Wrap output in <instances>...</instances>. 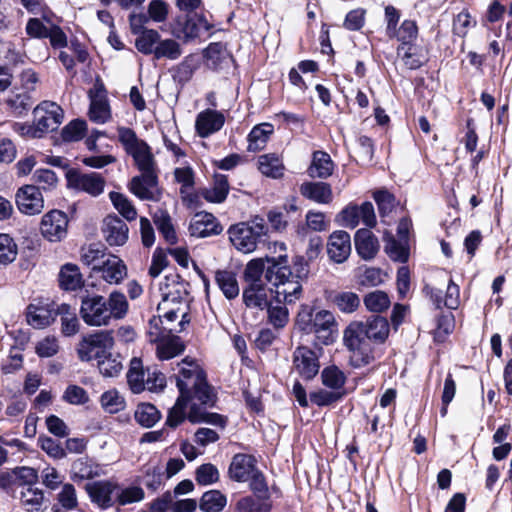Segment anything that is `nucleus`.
Returning a JSON list of instances; mask_svg holds the SVG:
<instances>
[{
	"label": "nucleus",
	"instance_id": "1",
	"mask_svg": "<svg viewBox=\"0 0 512 512\" xmlns=\"http://www.w3.org/2000/svg\"><path fill=\"white\" fill-rule=\"evenodd\" d=\"M178 366L176 384L180 395L169 410L166 424L177 427L187 417L192 423L207 422L223 428L226 419L222 415L205 411L206 407L214 404L215 396L203 370L195 361L188 358L183 359Z\"/></svg>",
	"mask_w": 512,
	"mask_h": 512
},
{
	"label": "nucleus",
	"instance_id": "2",
	"mask_svg": "<svg viewBox=\"0 0 512 512\" xmlns=\"http://www.w3.org/2000/svg\"><path fill=\"white\" fill-rule=\"evenodd\" d=\"M129 311V303L124 293L115 290L108 298L99 294L81 296L80 317L91 327L108 326L113 320H122Z\"/></svg>",
	"mask_w": 512,
	"mask_h": 512
},
{
	"label": "nucleus",
	"instance_id": "3",
	"mask_svg": "<svg viewBox=\"0 0 512 512\" xmlns=\"http://www.w3.org/2000/svg\"><path fill=\"white\" fill-rule=\"evenodd\" d=\"M267 261L265 279L272 286L275 301L296 303L302 297L303 287L299 275L293 274L288 266L287 255L267 258Z\"/></svg>",
	"mask_w": 512,
	"mask_h": 512
},
{
	"label": "nucleus",
	"instance_id": "4",
	"mask_svg": "<svg viewBox=\"0 0 512 512\" xmlns=\"http://www.w3.org/2000/svg\"><path fill=\"white\" fill-rule=\"evenodd\" d=\"M64 119L63 109L55 102L42 101L33 110V122H14L12 130L24 139H40L55 131Z\"/></svg>",
	"mask_w": 512,
	"mask_h": 512
},
{
	"label": "nucleus",
	"instance_id": "5",
	"mask_svg": "<svg viewBox=\"0 0 512 512\" xmlns=\"http://www.w3.org/2000/svg\"><path fill=\"white\" fill-rule=\"evenodd\" d=\"M296 323L301 331L314 334L320 344L330 345L337 338L338 324L332 312H314L308 305L301 306Z\"/></svg>",
	"mask_w": 512,
	"mask_h": 512
},
{
	"label": "nucleus",
	"instance_id": "6",
	"mask_svg": "<svg viewBox=\"0 0 512 512\" xmlns=\"http://www.w3.org/2000/svg\"><path fill=\"white\" fill-rule=\"evenodd\" d=\"M364 333L352 323L343 331V345L354 368L367 366L376 359L377 346Z\"/></svg>",
	"mask_w": 512,
	"mask_h": 512
},
{
	"label": "nucleus",
	"instance_id": "7",
	"mask_svg": "<svg viewBox=\"0 0 512 512\" xmlns=\"http://www.w3.org/2000/svg\"><path fill=\"white\" fill-rule=\"evenodd\" d=\"M269 228L261 217H255L249 222L231 225L227 231L233 247L239 252L248 254L257 249L259 240L268 234Z\"/></svg>",
	"mask_w": 512,
	"mask_h": 512
},
{
	"label": "nucleus",
	"instance_id": "8",
	"mask_svg": "<svg viewBox=\"0 0 512 512\" xmlns=\"http://www.w3.org/2000/svg\"><path fill=\"white\" fill-rule=\"evenodd\" d=\"M118 137L140 171H155L156 163L150 147L145 141L139 139L132 129L120 127Z\"/></svg>",
	"mask_w": 512,
	"mask_h": 512
},
{
	"label": "nucleus",
	"instance_id": "9",
	"mask_svg": "<svg viewBox=\"0 0 512 512\" xmlns=\"http://www.w3.org/2000/svg\"><path fill=\"white\" fill-rule=\"evenodd\" d=\"M157 311L164 318L169 332H182L190 322L188 315L189 300H161Z\"/></svg>",
	"mask_w": 512,
	"mask_h": 512
},
{
	"label": "nucleus",
	"instance_id": "10",
	"mask_svg": "<svg viewBox=\"0 0 512 512\" xmlns=\"http://www.w3.org/2000/svg\"><path fill=\"white\" fill-rule=\"evenodd\" d=\"M114 338L112 331L103 330L82 339L78 347V355L82 361H97L112 351Z\"/></svg>",
	"mask_w": 512,
	"mask_h": 512
},
{
	"label": "nucleus",
	"instance_id": "11",
	"mask_svg": "<svg viewBox=\"0 0 512 512\" xmlns=\"http://www.w3.org/2000/svg\"><path fill=\"white\" fill-rule=\"evenodd\" d=\"M66 178L69 188L87 193L92 197L101 195L106 183L101 174L96 172L83 173L77 170H69Z\"/></svg>",
	"mask_w": 512,
	"mask_h": 512
},
{
	"label": "nucleus",
	"instance_id": "12",
	"mask_svg": "<svg viewBox=\"0 0 512 512\" xmlns=\"http://www.w3.org/2000/svg\"><path fill=\"white\" fill-rule=\"evenodd\" d=\"M68 217L60 210H51L43 215L40 223L42 236L51 241H61L67 235Z\"/></svg>",
	"mask_w": 512,
	"mask_h": 512
},
{
	"label": "nucleus",
	"instance_id": "13",
	"mask_svg": "<svg viewBox=\"0 0 512 512\" xmlns=\"http://www.w3.org/2000/svg\"><path fill=\"white\" fill-rule=\"evenodd\" d=\"M130 191L141 200L158 201L160 190L155 171H141V175L132 178Z\"/></svg>",
	"mask_w": 512,
	"mask_h": 512
},
{
	"label": "nucleus",
	"instance_id": "14",
	"mask_svg": "<svg viewBox=\"0 0 512 512\" xmlns=\"http://www.w3.org/2000/svg\"><path fill=\"white\" fill-rule=\"evenodd\" d=\"M15 201L19 211L26 215L40 214L44 209V199L39 187L25 185L18 189Z\"/></svg>",
	"mask_w": 512,
	"mask_h": 512
},
{
	"label": "nucleus",
	"instance_id": "15",
	"mask_svg": "<svg viewBox=\"0 0 512 512\" xmlns=\"http://www.w3.org/2000/svg\"><path fill=\"white\" fill-rule=\"evenodd\" d=\"M90 108L89 118L91 121L104 124L111 118L110 105L107 99V92L102 83H96L89 91Z\"/></svg>",
	"mask_w": 512,
	"mask_h": 512
},
{
	"label": "nucleus",
	"instance_id": "16",
	"mask_svg": "<svg viewBox=\"0 0 512 512\" xmlns=\"http://www.w3.org/2000/svg\"><path fill=\"white\" fill-rule=\"evenodd\" d=\"M25 317L34 329H45L55 321L56 310L49 302L36 301L26 307Z\"/></svg>",
	"mask_w": 512,
	"mask_h": 512
},
{
	"label": "nucleus",
	"instance_id": "17",
	"mask_svg": "<svg viewBox=\"0 0 512 512\" xmlns=\"http://www.w3.org/2000/svg\"><path fill=\"white\" fill-rule=\"evenodd\" d=\"M223 227L217 218L208 212L201 211L193 215L189 224V233L196 238L219 235Z\"/></svg>",
	"mask_w": 512,
	"mask_h": 512
},
{
	"label": "nucleus",
	"instance_id": "18",
	"mask_svg": "<svg viewBox=\"0 0 512 512\" xmlns=\"http://www.w3.org/2000/svg\"><path fill=\"white\" fill-rule=\"evenodd\" d=\"M85 490L92 503L101 509H107L115 503L117 484L111 481L102 480L88 483Z\"/></svg>",
	"mask_w": 512,
	"mask_h": 512
},
{
	"label": "nucleus",
	"instance_id": "19",
	"mask_svg": "<svg viewBox=\"0 0 512 512\" xmlns=\"http://www.w3.org/2000/svg\"><path fill=\"white\" fill-rule=\"evenodd\" d=\"M293 367L304 379H312L319 371L318 356L308 347H298L293 354Z\"/></svg>",
	"mask_w": 512,
	"mask_h": 512
},
{
	"label": "nucleus",
	"instance_id": "20",
	"mask_svg": "<svg viewBox=\"0 0 512 512\" xmlns=\"http://www.w3.org/2000/svg\"><path fill=\"white\" fill-rule=\"evenodd\" d=\"M425 294L430 298L437 309L443 306L451 310H456L460 306V288L453 280H449L445 295L439 289L430 286H425Z\"/></svg>",
	"mask_w": 512,
	"mask_h": 512
},
{
	"label": "nucleus",
	"instance_id": "21",
	"mask_svg": "<svg viewBox=\"0 0 512 512\" xmlns=\"http://www.w3.org/2000/svg\"><path fill=\"white\" fill-rule=\"evenodd\" d=\"M327 253L333 262H345L351 253L350 235L343 230L334 231L327 242Z\"/></svg>",
	"mask_w": 512,
	"mask_h": 512
},
{
	"label": "nucleus",
	"instance_id": "22",
	"mask_svg": "<svg viewBox=\"0 0 512 512\" xmlns=\"http://www.w3.org/2000/svg\"><path fill=\"white\" fill-rule=\"evenodd\" d=\"M189 283L178 274H170L159 283L161 300H189Z\"/></svg>",
	"mask_w": 512,
	"mask_h": 512
},
{
	"label": "nucleus",
	"instance_id": "23",
	"mask_svg": "<svg viewBox=\"0 0 512 512\" xmlns=\"http://www.w3.org/2000/svg\"><path fill=\"white\" fill-rule=\"evenodd\" d=\"M102 232L110 246H122L128 240L129 228L118 216L108 215L103 221Z\"/></svg>",
	"mask_w": 512,
	"mask_h": 512
},
{
	"label": "nucleus",
	"instance_id": "24",
	"mask_svg": "<svg viewBox=\"0 0 512 512\" xmlns=\"http://www.w3.org/2000/svg\"><path fill=\"white\" fill-rule=\"evenodd\" d=\"M356 328H360L364 334L376 345L386 341L389 336V323L384 317L375 316L366 322H351Z\"/></svg>",
	"mask_w": 512,
	"mask_h": 512
},
{
	"label": "nucleus",
	"instance_id": "25",
	"mask_svg": "<svg viewBox=\"0 0 512 512\" xmlns=\"http://www.w3.org/2000/svg\"><path fill=\"white\" fill-rule=\"evenodd\" d=\"M224 123L225 117L221 112L206 109L197 115L195 128L200 137L206 138L219 131L223 127Z\"/></svg>",
	"mask_w": 512,
	"mask_h": 512
},
{
	"label": "nucleus",
	"instance_id": "26",
	"mask_svg": "<svg viewBox=\"0 0 512 512\" xmlns=\"http://www.w3.org/2000/svg\"><path fill=\"white\" fill-rule=\"evenodd\" d=\"M257 470L256 459L248 454H236L229 466V476L237 482H246Z\"/></svg>",
	"mask_w": 512,
	"mask_h": 512
},
{
	"label": "nucleus",
	"instance_id": "27",
	"mask_svg": "<svg viewBox=\"0 0 512 512\" xmlns=\"http://www.w3.org/2000/svg\"><path fill=\"white\" fill-rule=\"evenodd\" d=\"M94 271L101 273V277L109 284H119L127 277V267L117 256H111L102 265L94 266Z\"/></svg>",
	"mask_w": 512,
	"mask_h": 512
},
{
	"label": "nucleus",
	"instance_id": "28",
	"mask_svg": "<svg viewBox=\"0 0 512 512\" xmlns=\"http://www.w3.org/2000/svg\"><path fill=\"white\" fill-rule=\"evenodd\" d=\"M355 247L364 260L373 259L379 251V242L369 229H359L355 234Z\"/></svg>",
	"mask_w": 512,
	"mask_h": 512
},
{
	"label": "nucleus",
	"instance_id": "29",
	"mask_svg": "<svg viewBox=\"0 0 512 512\" xmlns=\"http://www.w3.org/2000/svg\"><path fill=\"white\" fill-rule=\"evenodd\" d=\"M257 168L262 175L272 179H281L285 173L283 159L276 153H267L257 158Z\"/></svg>",
	"mask_w": 512,
	"mask_h": 512
},
{
	"label": "nucleus",
	"instance_id": "30",
	"mask_svg": "<svg viewBox=\"0 0 512 512\" xmlns=\"http://www.w3.org/2000/svg\"><path fill=\"white\" fill-rule=\"evenodd\" d=\"M300 192L305 198L319 204H329L333 200L332 188L325 182L303 183Z\"/></svg>",
	"mask_w": 512,
	"mask_h": 512
},
{
	"label": "nucleus",
	"instance_id": "31",
	"mask_svg": "<svg viewBox=\"0 0 512 512\" xmlns=\"http://www.w3.org/2000/svg\"><path fill=\"white\" fill-rule=\"evenodd\" d=\"M153 343L156 344V353L160 360H169L184 350L180 338L172 334H167Z\"/></svg>",
	"mask_w": 512,
	"mask_h": 512
},
{
	"label": "nucleus",
	"instance_id": "32",
	"mask_svg": "<svg viewBox=\"0 0 512 512\" xmlns=\"http://www.w3.org/2000/svg\"><path fill=\"white\" fill-rule=\"evenodd\" d=\"M334 163L330 155L324 151H315L308 173L312 178L326 179L332 175Z\"/></svg>",
	"mask_w": 512,
	"mask_h": 512
},
{
	"label": "nucleus",
	"instance_id": "33",
	"mask_svg": "<svg viewBox=\"0 0 512 512\" xmlns=\"http://www.w3.org/2000/svg\"><path fill=\"white\" fill-rule=\"evenodd\" d=\"M243 301L248 308L264 310L270 303L266 285H247L243 290Z\"/></svg>",
	"mask_w": 512,
	"mask_h": 512
},
{
	"label": "nucleus",
	"instance_id": "34",
	"mask_svg": "<svg viewBox=\"0 0 512 512\" xmlns=\"http://www.w3.org/2000/svg\"><path fill=\"white\" fill-rule=\"evenodd\" d=\"M60 316L61 333L66 337L74 336L79 332L80 323L75 310L66 303H62L56 309V316Z\"/></svg>",
	"mask_w": 512,
	"mask_h": 512
},
{
	"label": "nucleus",
	"instance_id": "35",
	"mask_svg": "<svg viewBox=\"0 0 512 512\" xmlns=\"http://www.w3.org/2000/svg\"><path fill=\"white\" fill-rule=\"evenodd\" d=\"M272 503L268 497L243 496L234 505V512H271Z\"/></svg>",
	"mask_w": 512,
	"mask_h": 512
},
{
	"label": "nucleus",
	"instance_id": "36",
	"mask_svg": "<svg viewBox=\"0 0 512 512\" xmlns=\"http://www.w3.org/2000/svg\"><path fill=\"white\" fill-rule=\"evenodd\" d=\"M20 501L27 511L39 512L45 503L44 492L33 485H23Z\"/></svg>",
	"mask_w": 512,
	"mask_h": 512
},
{
	"label": "nucleus",
	"instance_id": "37",
	"mask_svg": "<svg viewBox=\"0 0 512 512\" xmlns=\"http://www.w3.org/2000/svg\"><path fill=\"white\" fill-rule=\"evenodd\" d=\"M99 475V466L88 458H79L71 466V479L75 482L92 479Z\"/></svg>",
	"mask_w": 512,
	"mask_h": 512
},
{
	"label": "nucleus",
	"instance_id": "38",
	"mask_svg": "<svg viewBox=\"0 0 512 512\" xmlns=\"http://www.w3.org/2000/svg\"><path fill=\"white\" fill-rule=\"evenodd\" d=\"M273 132L274 127L270 123H261L253 127L248 135V151L256 152L264 149Z\"/></svg>",
	"mask_w": 512,
	"mask_h": 512
},
{
	"label": "nucleus",
	"instance_id": "39",
	"mask_svg": "<svg viewBox=\"0 0 512 512\" xmlns=\"http://www.w3.org/2000/svg\"><path fill=\"white\" fill-rule=\"evenodd\" d=\"M60 287L67 291H75L82 287L83 277L78 266L65 264L59 273Z\"/></svg>",
	"mask_w": 512,
	"mask_h": 512
},
{
	"label": "nucleus",
	"instance_id": "40",
	"mask_svg": "<svg viewBox=\"0 0 512 512\" xmlns=\"http://www.w3.org/2000/svg\"><path fill=\"white\" fill-rule=\"evenodd\" d=\"M127 382L131 391L135 394L141 393L146 389V379L143 370L142 361L139 358H133L127 372Z\"/></svg>",
	"mask_w": 512,
	"mask_h": 512
},
{
	"label": "nucleus",
	"instance_id": "41",
	"mask_svg": "<svg viewBox=\"0 0 512 512\" xmlns=\"http://www.w3.org/2000/svg\"><path fill=\"white\" fill-rule=\"evenodd\" d=\"M215 281L227 299H234L239 295V285L236 275L232 271H217L215 273Z\"/></svg>",
	"mask_w": 512,
	"mask_h": 512
},
{
	"label": "nucleus",
	"instance_id": "42",
	"mask_svg": "<svg viewBox=\"0 0 512 512\" xmlns=\"http://www.w3.org/2000/svg\"><path fill=\"white\" fill-rule=\"evenodd\" d=\"M267 258H255L250 260L244 270V280L247 285L265 284L262 280L268 266Z\"/></svg>",
	"mask_w": 512,
	"mask_h": 512
},
{
	"label": "nucleus",
	"instance_id": "43",
	"mask_svg": "<svg viewBox=\"0 0 512 512\" xmlns=\"http://www.w3.org/2000/svg\"><path fill=\"white\" fill-rule=\"evenodd\" d=\"M228 192L229 183L227 177L223 174H215L213 185L205 189L203 196L209 202L221 203L226 199Z\"/></svg>",
	"mask_w": 512,
	"mask_h": 512
},
{
	"label": "nucleus",
	"instance_id": "44",
	"mask_svg": "<svg viewBox=\"0 0 512 512\" xmlns=\"http://www.w3.org/2000/svg\"><path fill=\"white\" fill-rule=\"evenodd\" d=\"M287 305L288 304H284L282 301H275L273 298L265 308L267 310L268 320L275 328H283L288 323L289 311Z\"/></svg>",
	"mask_w": 512,
	"mask_h": 512
},
{
	"label": "nucleus",
	"instance_id": "45",
	"mask_svg": "<svg viewBox=\"0 0 512 512\" xmlns=\"http://www.w3.org/2000/svg\"><path fill=\"white\" fill-rule=\"evenodd\" d=\"M227 504V498L218 490L205 492L199 503V507L204 512H221Z\"/></svg>",
	"mask_w": 512,
	"mask_h": 512
},
{
	"label": "nucleus",
	"instance_id": "46",
	"mask_svg": "<svg viewBox=\"0 0 512 512\" xmlns=\"http://www.w3.org/2000/svg\"><path fill=\"white\" fill-rule=\"evenodd\" d=\"M135 420L143 427H152L161 418L158 409L150 403H141L137 406L134 413Z\"/></svg>",
	"mask_w": 512,
	"mask_h": 512
},
{
	"label": "nucleus",
	"instance_id": "47",
	"mask_svg": "<svg viewBox=\"0 0 512 512\" xmlns=\"http://www.w3.org/2000/svg\"><path fill=\"white\" fill-rule=\"evenodd\" d=\"M333 304L343 313H353L360 306L358 294L352 291L337 292L332 296Z\"/></svg>",
	"mask_w": 512,
	"mask_h": 512
},
{
	"label": "nucleus",
	"instance_id": "48",
	"mask_svg": "<svg viewBox=\"0 0 512 512\" xmlns=\"http://www.w3.org/2000/svg\"><path fill=\"white\" fill-rule=\"evenodd\" d=\"M160 38L158 31L154 29L145 30L135 39V47L145 55H154Z\"/></svg>",
	"mask_w": 512,
	"mask_h": 512
},
{
	"label": "nucleus",
	"instance_id": "49",
	"mask_svg": "<svg viewBox=\"0 0 512 512\" xmlns=\"http://www.w3.org/2000/svg\"><path fill=\"white\" fill-rule=\"evenodd\" d=\"M153 220L157 226V229L163 235L165 240L171 244L175 243L177 236L172 224V219L168 212L164 210H158L154 214Z\"/></svg>",
	"mask_w": 512,
	"mask_h": 512
},
{
	"label": "nucleus",
	"instance_id": "50",
	"mask_svg": "<svg viewBox=\"0 0 512 512\" xmlns=\"http://www.w3.org/2000/svg\"><path fill=\"white\" fill-rule=\"evenodd\" d=\"M109 198L115 209L127 221H134L137 218V210L126 196L121 193L110 192Z\"/></svg>",
	"mask_w": 512,
	"mask_h": 512
},
{
	"label": "nucleus",
	"instance_id": "51",
	"mask_svg": "<svg viewBox=\"0 0 512 512\" xmlns=\"http://www.w3.org/2000/svg\"><path fill=\"white\" fill-rule=\"evenodd\" d=\"M365 307L371 312H383L387 310L391 305V300L388 294L381 290H375L367 295L363 299Z\"/></svg>",
	"mask_w": 512,
	"mask_h": 512
},
{
	"label": "nucleus",
	"instance_id": "52",
	"mask_svg": "<svg viewBox=\"0 0 512 512\" xmlns=\"http://www.w3.org/2000/svg\"><path fill=\"white\" fill-rule=\"evenodd\" d=\"M97 366L104 377H116L123 368L120 356L112 354L111 351L97 361Z\"/></svg>",
	"mask_w": 512,
	"mask_h": 512
},
{
	"label": "nucleus",
	"instance_id": "53",
	"mask_svg": "<svg viewBox=\"0 0 512 512\" xmlns=\"http://www.w3.org/2000/svg\"><path fill=\"white\" fill-rule=\"evenodd\" d=\"M166 479L163 467L158 464H148L143 468L142 482L143 484L151 489H158L163 480Z\"/></svg>",
	"mask_w": 512,
	"mask_h": 512
},
{
	"label": "nucleus",
	"instance_id": "54",
	"mask_svg": "<svg viewBox=\"0 0 512 512\" xmlns=\"http://www.w3.org/2000/svg\"><path fill=\"white\" fill-rule=\"evenodd\" d=\"M181 54L182 49L177 41L174 39H160L158 45L156 46L154 58H167L169 60H176L181 56Z\"/></svg>",
	"mask_w": 512,
	"mask_h": 512
},
{
	"label": "nucleus",
	"instance_id": "55",
	"mask_svg": "<svg viewBox=\"0 0 512 512\" xmlns=\"http://www.w3.org/2000/svg\"><path fill=\"white\" fill-rule=\"evenodd\" d=\"M100 401L103 409L111 414L124 410L126 406L124 397L115 389L104 392Z\"/></svg>",
	"mask_w": 512,
	"mask_h": 512
},
{
	"label": "nucleus",
	"instance_id": "56",
	"mask_svg": "<svg viewBox=\"0 0 512 512\" xmlns=\"http://www.w3.org/2000/svg\"><path fill=\"white\" fill-rule=\"evenodd\" d=\"M418 28L415 21L404 20L399 28H395V34L387 35L389 38H397L401 45H412L416 39Z\"/></svg>",
	"mask_w": 512,
	"mask_h": 512
},
{
	"label": "nucleus",
	"instance_id": "57",
	"mask_svg": "<svg viewBox=\"0 0 512 512\" xmlns=\"http://www.w3.org/2000/svg\"><path fill=\"white\" fill-rule=\"evenodd\" d=\"M144 498V491L138 486H129L126 488H120L117 486L115 493V502L119 505H128L136 502H140Z\"/></svg>",
	"mask_w": 512,
	"mask_h": 512
},
{
	"label": "nucleus",
	"instance_id": "58",
	"mask_svg": "<svg viewBox=\"0 0 512 512\" xmlns=\"http://www.w3.org/2000/svg\"><path fill=\"white\" fill-rule=\"evenodd\" d=\"M18 254L14 239L8 234H0V265L12 263Z\"/></svg>",
	"mask_w": 512,
	"mask_h": 512
},
{
	"label": "nucleus",
	"instance_id": "59",
	"mask_svg": "<svg viewBox=\"0 0 512 512\" xmlns=\"http://www.w3.org/2000/svg\"><path fill=\"white\" fill-rule=\"evenodd\" d=\"M413 45H399L397 56L408 69H417L422 66L423 59L417 54Z\"/></svg>",
	"mask_w": 512,
	"mask_h": 512
},
{
	"label": "nucleus",
	"instance_id": "60",
	"mask_svg": "<svg viewBox=\"0 0 512 512\" xmlns=\"http://www.w3.org/2000/svg\"><path fill=\"white\" fill-rule=\"evenodd\" d=\"M322 383L331 389H341L346 381V376L338 367H326L321 373Z\"/></svg>",
	"mask_w": 512,
	"mask_h": 512
},
{
	"label": "nucleus",
	"instance_id": "61",
	"mask_svg": "<svg viewBox=\"0 0 512 512\" xmlns=\"http://www.w3.org/2000/svg\"><path fill=\"white\" fill-rule=\"evenodd\" d=\"M360 210L358 205L349 204L336 216V222L346 228L354 229L360 222Z\"/></svg>",
	"mask_w": 512,
	"mask_h": 512
},
{
	"label": "nucleus",
	"instance_id": "62",
	"mask_svg": "<svg viewBox=\"0 0 512 512\" xmlns=\"http://www.w3.org/2000/svg\"><path fill=\"white\" fill-rule=\"evenodd\" d=\"M6 103L14 114L21 116L31 107L32 99L28 92L15 93L7 98Z\"/></svg>",
	"mask_w": 512,
	"mask_h": 512
},
{
	"label": "nucleus",
	"instance_id": "63",
	"mask_svg": "<svg viewBox=\"0 0 512 512\" xmlns=\"http://www.w3.org/2000/svg\"><path fill=\"white\" fill-rule=\"evenodd\" d=\"M385 252L388 256L399 262H405L408 259V250L400 242H398L392 235H385Z\"/></svg>",
	"mask_w": 512,
	"mask_h": 512
},
{
	"label": "nucleus",
	"instance_id": "64",
	"mask_svg": "<svg viewBox=\"0 0 512 512\" xmlns=\"http://www.w3.org/2000/svg\"><path fill=\"white\" fill-rule=\"evenodd\" d=\"M57 501L62 508L66 510H74L78 506L75 487L70 483L64 484L60 492L57 494Z\"/></svg>",
	"mask_w": 512,
	"mask_h": 512
}]
</instances>
